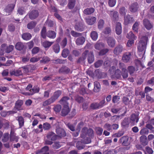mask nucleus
<instances>
[{
    "label": "nucleus",
    "instance_id": "obj_49",
    "mask_svg": "<svg viewBox=\"0 0 154 154\" xmlns=\"http://www.w3.org/2000/svg\"><path fill=\"white\" fill-rule=\"evenodd\" d=\"M122 72L121 70L117 69L116 70L115 72V76L117 79H119L121 77Z\"/></svg>",
    "mask_w": 154,
    "mask_h": 154
},
{
    "label": "nucleus",
    "instance_id": "obj_36",
    "mask_svg": "<svg viewBox=\"0 0 154 154\" xmlns=\"http://www.w3.org/2000/svg\"><path fill=\"white\" fill-rule=\"evenodd\" d=\"M24 47V44L21 42H18L15 46V48L17 50L20 51L23 49Z\"/></svg>",
    "mask_w": 154,
    "mask_h": 154
},
{
    "label": "nucleus",
    "instance_id": "obj_45",
    "mask_svg": "<svg viewBox=\"0 0 154 154\" xmlns=\"http://www.w3.org/2000/svg\"><path fill=\"white\" fill-rule=\"evenodd\" d=\"M9 134L8 133H5L2 138V141L3 142L5 143L8 141L9 140Z\"/></svg>",
    "mask_w": 154,
    "mask_h": 154
},
{
    "label": "nucleus",
    "instance_id": "obj_26",
    "mask_svg": "<svg viewBox=\"0 0 154 154\" xmlns=\"http://www.w3.org/2000/svg\"><path fill=\"white\" fill-rule=\"evenodd\" d=\"M88 61L89 63H92L94 61V57L93 53L92 52H90L88 53Z\"/></svg>",
    "mask_w": 154,
    "mask_h": 154
},
{
    "label": "nucleus",
    "instance_id": "obj_4",
    "mask_svg": "<svg viewBox=\"0 0 154 154\" xmlns=\"http://www.w3.org/2000/svg\"><path fill=\"white\" fill-rule=\"evenodd\" d=\"M119 67L122 71V75L123 79H126L128 76V73L127 71L126 66L123 63H119Z\"/></svg>",
    "mask_w": 154,
    "mask_h": 154
},
{
    "label": "nucleus",
    "instance_id": "obj_54",
    "mask_svg": "<svg viewBox=\"0 0 154 154\" xmlns=\"http://www.w3.org/2000/svg\"><path fill=\"white\" fill-rule=\"evenodd\" d=\"M127 69L130 75H132L133 74L135 71V68L132 66H128L127 68Z\"/></svg>",
    "mask_w": 154,
    "mask_h": 154
},
{
    "label": "nucleus",
    "instance_id": "obj_41",
    "mask_svg": "<svg viewBox=\"0 0 154 154\" xmlns=\"http://www.w3.org/2000/svg\"><path fill=\"white\" fill-rule=\"evenodd\" d=\"M76 0H69L68 3V8L69 9H72L75 7Z\"/></svg>",
    "mask_w": 154,
    "mask_h": 154
},
{
    "label": "nucleus",
    "instance_id": "obj_11",
    "mask_svg": "<svg viewBox=\"0 0 154 154\" xmlns=\"http://www.w3.org/2000/svg\"><path fill=\"white\" fill-rule=\"evenodd\" d=\"M125 49L122 45H119L114 48L113 51L114 53L116 55H118L121 53Z\"/></svg>",
    "mask_w": 154,
    "mask_h": 154
},
{
    "label": "nucleus",
    "instance_id": "obj_14",
    "mask_svg": "<svg viewBox=\"0 0 154 154\" xmlns=\"http://www.w3.org/2000/svg\"><path fill=\"white\" fill-rule=\"evenodd\" d=\"M85 28V26L83 22H79L76 23L75 28L76 30L79 31H83Z\"/></svg>",
    "mask_w": 154,
    "mask_h": 154
},
{
    "label": "nucleus",
    "instance_id": "obj_56",
    "mask_svg": "<svg viewBox=\"0 0 154 154\" xmlns=\"http://www.w3.org/2000/svg\"><path fill=\"white\" fill-rule=\"evenodd\" d=\"M67 114V107H63L61 111V116H65Z\"/></svg>",
    "mask_w": 154,
    "mask_h": 154
},
{
    "label": "nucleus",
    "instance_id": "obj_34",
    "mask_svg": "<svg viewBox=\"0 0 154 154\" xmlns=\"http://www.w3.org/2000/svg\"><path fill=\"white\" fill-rule=\"evenodd\" d=\"M47 36L51 38H54L56 37V33L53 31H49L47 33Z\"/></svg>",
    "mask_w": 154,
    "mask_h": 154
},
{
    "label": "nucleus",
    "instance_id": "obj_18",
    "mask_svg": "<svg viewBox=\"0 0 154 154\" xmlns=\"http://www.w3.org/2000/svg\"><path fill=\"white\" fill-rule=\"evenodd\" d=\"M131 57V54L130 52H126L123 54L122 57L123 61L126 63L128 62Z\"/></svg>",
    "mask_w": 154,
    "mask_h": 154
},
{
    "label": "nucleus",
    "instance_id": "obj_64",
    "mask_svg": "<svg viewBox=\"0 0 154 154\" xmlns=\"http://www.w3.org/2000/svg\"><path fill=\"white\" fill-rule=\"evenodd\" d=\"M14 48V47L12 45H10L8 47H7L5 49V52L7 53H9L12 51Z\"/></svg>",
    "mask_w": 154,
    "mask_h": 154
},
{
    "label": "nucleus",
    "instance_id": "obj_37",
    "mask_svg": "<svg viewBox=\"0 0 154 154\" xmlns=\"http://www.w3.org/2000/svg\"><path fill=\"white\" fill-rule=\"evenodd\" d=\"M21 69L23 70V72L25 73H27L30 70L31 66L30 65H26L20 67Z\"/></svg>",
    "mask_w": 154,
    "mask_h": 154
},
{
    "label": "nucleus",
    "instance_id": "obj_10",
    "mask_svg": "<svg viewBox=\"0 0 154 154\" xmlns=\"http://www.w3.org/2000/svg\"><path fill=\"white\" fill-rule=\"evenodd\" d=\"M19 139V137L16 136V134L14 132V131L12 130H11L10 137V141L12 142L14 141L16 142H17L18 141Z\"/></svg>",
    "mask_w": 154,
    "mask_h": 154
},
{
    "label": "nucleus",
    "instance_id": "obj_6",
    "mask_svg": "<svg viewBox=\"0 0 154 154\" xmlns=\"http://www.w3.org/2000/svg\"><path fill=\"white\" fill-rule=\"evenodd\" d=\"M128 140L129 138L128 136H124L120 139L118 143L121 144L123 146H128L130 143L128 141Z\"/></svg>",
    "mask_w": 154,
    "mask_h": 154
},
{
    "label": "nucleus",
    "instance_id": "obj_30",
    "mask_svg": "<svg viewBox=\"0 0 154 154\" xmlns=\"http://www.w3.org/2000/svg\"><path fill=\"white\" fill-rule=\"evenodd\" d=\"M85 41V38L83 37H81L78 38L76 40V44L78 45H83Z\"/></svg>",
    "mask_w": 154,
    "mask_h": 154
},
{
    "label": "nucleus",
    "instance_id": "obj_57",
    "mask_svg": "<svg viewBox=\"0 0 154 154\" xmlns=\"http://www.w3.org/2000/svg\"><path fill=\"white\" fill-rule=\"evenodd\" d=\"M46 29L45 27H43L41 31V36L43 38H45L47 35Z\"/></svg>",
    "mask_w": 154,
    "mask_h": 154
},
{
    "label": "nucleus",
    "instance_id": "obj_31",
    "mask_svg": "<svg viewBox=\"0 0 154 154\" xmlns=\"http://www.w3.org/2000/svg\"><path fill=\"white\" fill-rule=\"evenodd\" d=\"M140 142L141 144L143 145L146 146L147 144V140L146 137L143 135L141 136L140 138Z\"/></svg>",
    "mask_w": 154,
    "mask_h": 154
},
{
    "label": "nucleus",
    "instance_id": "obj_58",
    "mask_svg": "<svg viewBox=\"0 0 154 154\" xmlns=\"http://www.w3.org/2000/svg\"><path fill=\"white\" fill-rule=\"evenodd\" d=\"M103 63V61L102 60H98L94 63L95 67L97 68L101 66Z\"/></svg>",
    "mask_w": 154,
    "mask_h": 154
},
{
    "label": "nucleus",
    "instance_id": "obj_39",
    "mask_svg": "<svg viewBox=\"0 0 154 154\" xmlns=\"http://www.w3.org/2000/svg\"><path fill=\"white\" fill-rule=\"evenodd\" d=\"M94 11V9L93 8H88L84 10V13L87 15L91 14Z\"/></svg>",
    "mask_w": 154,
    "mask_h": 154
},
{
    "label": "nucleus",
    "instance_id": "obj_35",
    "mask_svg": "<svg viewBox=\"0 0 154 154\" xmlns=\"http://www.w3.org/2000/svg\"><path fill=\"white\" fill-rule=\"evenodd\" d=\"M22 37L23 39L27 41L30 40L31 38L32 35L29 33H25L22 34Z\"/></svg>",
    "mask_w": 154,
    "mask_h": 154
},
{
    "label": "nucleus",
    "instance_id": "obj_51",
    "mask_svg": "<svg viewBox=\"0 0 154 154\" xmlns=\"http://www.w3.org/2000/svg\"><path fill=\"white\" fill-rule=\"evenodd\" d=\"M76 113L75 110L74 109H73L71 112H70L68 108V114L69 115L68 117L70 118H72L75 115Z\"/></svg>",
    "mask_w": 154,
    "mask_h": 154
},
{
    "label": "nucleus",
    "instance_id": "obj_46",
    "mask_svg": "<svg viewBox=\"0 0 154 154\" xmlns=\"http://www.w3.org/2000/svg\"><path fill=\"white\" fill-rule=\"evenodd\" d=\"M50 61V59L48 57L44 56L42 58V60H40L41 63L45 64Z\"/></svg>",
    "mask_w": 154,
    "mask_h": 154
},
{
    "label": "nucleus",
    "instance_id": "obj_55",
    "mask_svg": "<svg viewBox=\"0 0 154 154\" xmlns=\"http://www.w3.org/2000/svg\"><path fill=\"white\" fill-rule=\"evenodd\" d=\"M91 108L93 109H100L97 103H93L90 106Z\"/></svg>",
    "mask_w": 154,
    "mask_h": 154
},
{
    "label": "nucleus",
    "instance_id": "obj_50",
    "mask_svg": "<svg viewBox=\"0 0 154 154\" xmlns=\"http://www.w3.org/2000/svg\"><path fill=\"white\" fill-rule=\"evenodd\" d=\"M53 49L55 53H57L59 52L60 51V47L58 44H56L53 46Z\"/></svg>",
    "mask_w": 154,
    "mask_h": 154
},
{
    "label": "nucleus",
    "instance_id": "obj_17",
    "mask_svg": "<svg viewBox=\"0 0 154 154\" xmlns=\"http://www.w3.org/2000/svg\"><path fill=\"white\" fill-rule=\"evenodd\" d=\"M56 132L60 137H63L66 136L64 130L61 128H57L56 129Z\"/></svg>",
    "mask_w": 154,
    "mask_h": 154
},
{
    "label": "nucleus",
    "instance_id": "obj_19",
    "mask_svg": "<svg viewBox=\"0 0 154 154\" xmlns=\"http://www.w3.org/2000/svg\"><path fill=\"white\" fill-rule=\"evenodd\" d=\"M49 148L48 146H45L42 148L40 150H38L36 154L40 153L39 154H49Z\"/></svg>",
    "mask_w": 154,
    "mask_h": 154
},
{
    "label": "nucleus",
    "instance_id": "obj_47",
    "mask_svg": "<svg viewBox=\"0 0 154 154\" xmlns=\"http://www.w3.org/2000/svg\"><path fill=\"white\" fill-rule=\"evenodd\" d=\"M53 42L48 41H45L42 43V45L45 48H48L51 46L53 44Z\"/></svg>",
    "mask_w": 154,
    "mask_h": 154
},
{
    "label": "nucleus",
    "instance_id": "obj_48",
    "mask_svg": "<svg viewBox=\"0 0 154 154\" xmlns=\"http://www.w3.org/2000/svg\"><path fill=\"white\" fill-rule=\"evenodd\" d=\"M79 93L80 94L83 95L85 94L92 93L91 91L90 90H88L87 91H86L85 89L84 88H81L79 91Z\"/></svg>",
    "mask_w": 154,
    "mask_h": 154
},
{
    "label": "nucleus",
    "instance_id": "obj_60",
    "mask_svg": "<svg viewBox=\"0 0 154 154\" xmlns=\"http://www.w3.org/2000/svg\"><path fill=\"white\" fill-rule=\"evenodd\" d=\"M104 22L103 20H100L98 22V27L99 29H102L103 26Z\"/></svg>",
    "mask_w": 154,
    "mask_h": 154
},
{
    "label": "nucleus",
    "instance_id": "obj_2",
    "mask_svg": "<svg viewBox=\"0 0 154 154\" xmlns=\"http://www.w3.org/2000/svg\"><path fill=\"white\" fill-rule=\"evenodd\" d=\"M148 40V37L146 36H144L141 38L138 42L137 46L138 50L139 52L144 51L143 55L145 53Z\"/></svg>",
    "mask_w": 154,
    "mask_h": 154
},
{
    "label": "nucleus",
    "instance_id": "obj_15",
    "mask_svg": "<svg viewBox=\"0 0 154 154\" xmlns=\"http://www.w3.org/2000/svg\"><path fill=\"white\" fill-rule=\"evenodd\" d=\"M106 42L109 46L111 48L114 47L116 44V41L115 39L112 37H109L107 38Z\"/></svg>",
    "mask_w": 154,
    "mask_h": 154
},
{
    "label": "nucleus",
    "instance_id": "obj_22",
    "mask_svg": "<svg viewBox=\"0 0 154 154\" xmlns=\"http://www.w3.org/2000/svg\"><path fill=\"white\" fill-rule=\"evenodd\" d=\"M96 18L94 17H91L86 19L87 23L89 25L94 24L96 22Z\"/></svg>",
    "mask_w": 154,
    "mask_h": 154
},
{
    "label": "nucleus",
    "instance_id": "obj_40",
    "mask_svg": "<svg viewBox=\"0 0 154 154\" xmlns=\"http://www.w3.org/2000/svg\"><path fill=\"white\" fill-rule=\"evenodd\" d=\"M90 36L93 40L96 41L98 38V35L97 32L93 31L91 33Z\"/></svg>",
    "mask_w": 154,
    "mask_h": 154
},
{
    "label": "nucleus",
    "instance_id": "obj_32",
    "mask_svg": "<svg viewBox=\"0 0 154 154\" xmlns=\"http://www.w3.org/2000/svg\"><path fill=\"white\" fill-rule=\"evenodd\" d=\"M94 88L93 89V91L94 92H98L100 89V83L97 81L94 82Z\"/></svg>",
    "mask_w": 154,
    "mask_h": 154
},
{
    "label": "nucleus",
    "instance_id": "obj_33",
    "mask_svg": "<svg viewBox=\"0 0 154 154\" xmlns=\"http://www.w3.org/2000/svg\"><path fill=\"white\" fill-rule=\"evenodd\" d=\"M130 119L128 118H125L121 123L122 126L126 127H128L130 124Z\"/></svg>",
    "mask_w": 154,
    "mask_h": 154
},
{
    "label": "nucleus",
    "instance_id": "obj_42",
    "mask_svg": "<svg viewBox=\"0 0 154 154\" xmlns=\"http://www.w3.org/2000/svg\"><path fill=\"white\" fill-rule=\"evenodd\" d=\"M83 142L81 141H78L76 143V146L79 150H81L84 149L85 146L84 145Z\"/></svg>",
    "mask_w": 154,
    "mask_h": 154
},
{
    "label": "nucleus",
    "instance_id": "obj_59",
    "mask_svg": "<svg viewBox=\"0 0 154 154\" xmlns=\"http://www.w3.org/2000/svg\"><path fill=\"white\" fill-rule=\"evenodd\" d=\"M149 130L146 128H144L141 129L140 132V134L142 135L144 134H147L149 133Z\"/></svg>",
    "mask_w": 154,
    "mask_h": 154
},
{
    "label": "nucleus",
    "instance_id": "obj_61",
    "mask_svg": "<svg viewBox=\"0 0 154 154\" xmlns=\"http://www.w3.org/2000/svg\"><path fill=\"white\" fill-rule=\"evenodd\" d=\"M122 101L125 105H128L130 103L131 100H129L128 97H124L122 98Z\"/></svg>",
    "mask_w": 154,
    "mask_h": 154
},
{
    "label": "nucleus",
    "instance_id": "obj_23",
    "mask_svg": "<svg viewBox=\"0 0 154 154\" xmlns=\"http://www.w3.org/2000/svg\"><path fill=\"white\" fill-rule=\"evenodd\" d=\"M105 44L104 43L97 41L94 45V47L97 50H100L105 47Z\"/></svg>",
    "mask_w": 154,
    "mask_h": 154
},
{
    "label": "nucleus",
    "instance_id": "obj_63",
    "mask_svg": "<svg viewBox=\"0 0 154 154\" xmlns=\"http://www.w3.org/2000/svg\"><path fill=\"white\" fill-rule=\"evenodd\" d=\"M95 130L97 134L101 135L102 134L103 129L102 128L99 127H96Z\"/></svg>",
    "mask_w": 154,
    "mask_h": 154
},
{
    "label": "nucleus",
    "instance_id": "obj_1",
    "mask_svg": "<svg viewBox=\"0 0 154 154\" xmlns=\"http://www.w3.org/2000/svg\"><path fill=\"white\" fill-rule=\"evenodd\" d=\"M62 91L60 90H57L55 91L53 95L49 99L44 101L42 104L43 106H46L54 102L61 95Z\"/></svg>",
    "mask_w": 154,
    "mask_h": 154
},
{
    "label": "nucleus",
    "instance_id": "obj_25",
    "mask_svg": "<svg viewBox=\"0 0 154 154\" xmlns=\"http://www.w3.org/2000/svg\"><path fill=\"white\" fill-rule=\"evenodd\" d=\"M47 138L51 140H55L57 138L56 135L55 134L52 132H50L48 133L46 136Z\"/></svg>",
    "mask_w": 154,
    "mask_h": 154
},
{
    "label": "nucleus",
    "instance_id": "obj_16",
    "mask_svg": "<svg viewBox=\"0 0 154 154\" xmlns=\"http://www.w3.org/2000/svg\"><path fill=\"white\" fill-rule=\"evenodd\" d=\"M143 24L145 28L148 30L150 29L153 27L149 21L146 19L143 20Z\"/></svg>",
    "mask_w": 154,
    "mask_h": 154
},
{
    "label": "nucleus",
    "instance_id": "obj_27",
    "mask_svg": "<svg viewBox=\"0 0 154 154\" xmlns=\"http://www.w3.org/2000/svg\"><path fill=\"white\" fill-rule=\"evenodd\" d=\"M109 14L111 17L114 20H117L118 19L119 14L117 11H110Z\"/></svg>",
    "mask_w": 154,
    "mask_h": 154
},
{
    "label": "nucleus",
    "instance_id": "obj_29",
    "mask_svg": "<svg viewBox=\"0 0 154 154\" xmlns=\"http://www.w3.org/2000/svg\"><path fill=\"white\" fill-rule=\"evenodd\" d=\"M122 31L121 24L119 22L116 23V33L118 35H120Z\"/></svg>",
    "mask_w": 154,
    "mask_h": 154
},
{
    "label": "nucleus",
    "instance_id": "obj_24",
    "mask_svg": "<svg viewBox=\"0 0 154 154\" xmlns=\"http://www.w3.org/2000/svg\"><path fill=\"white\" fill-rule=\"evenodd\" d=\"M14 6L15 5L14 4H10L7 6L5 10L6 12L8 14H6V15H9L14 9Z\"/></svg>",
    "mask_w": 154,
    "mask_h": 154
},
{
    "label": "nucleus",
    "instance_id": "obj_12",
    "mask_svg": "<svg viewBox=\"0 0 154 154\" xmlns=\"http://www.w3.org/2000/svg\"><path fill=\"white\" fill-rule=\"evenodd\" d=\"M134 21V20L130 15L127 14L124 17V23L126 25L131 23Z\"/></svg>",
    "mask_w": 154,
    "mask_h": 154
},
{
    "label": "nucleus",
    "instance_id": "obj_9",
    "mask_svg": "<svg viewBox=\"0 0 154 154\" xmlns=\"http://www.w3.org/2000/svg\"><path fill=\"white\" fill-rule=\"evenodd\" d=\"M89 51L86 50L82 54V57H79L78 59L77 62L79 63H83L85 62V61L86 59L87 55H88Z\"/></svg>",
    "mask_w": 154,
    "mask_h": 154
},
{
    "label": "nucleus",
    "instance_id": "obj_44",
    "mask_svg": "<svg viewBox=\"0 0 154 154\" xmlns=\"http://www.w3.org/2000/svg\"><path fill=\"white\" fill-rule=\"evenodd\" d=\"M62 108L60 104H57L55 105L53 109L56 113H59L61 110Z\"/></svg>",
    "mask_w": 154,
    "mask_h": 154
},
{
    "label": "nucleus",
    "instance_id": "obj_3",
    "mask_svg": "<svg viewBox=\"0 0 154 154\" xmlns=\"http://www.w3.org/2000/svg\"><path fill=\"white\" fill-rule=\"evenodd\" d=\"M88 136L91 138H93L94 137V133L93 130L91 128L84 127L83 128L81 131V137L84 138L86 136Z\"/></svg>",
    "mask_w": 154,
    "mask_h": 154
},
{
    "label": "nucleus",
    "instance_id": "obj_52",
    "mask_svg": "<svg viewBox=\"0 0 154 154\" xmlns=\"http://www.w3.org/2000/svg\"><path fill=\"white\" fill-rule=\"evenodd\" d=\"M127 9L125 7H122L120 8L119 10V12L120 14L122 15L125 16L127 12Z\"/></svg>",
    "mask_w": 154,
    "mask_h": 154
},
{
    "label": "nucleus",
    "instance_id": "obj_5",
    "mask_svg": "<svg viewBox=\"0 0 154 154\" xmlns=\"http://www.w3.org/2000/svg\"><path fill=\"white\" fill-rule=\"evenodd\" d=\"M139 8V5L137 2H134L129 5L128 8L129 11L131 13L137 12Z\"/></svg>",
    "mask_w": 154,
    "mask_h": 154
},
{
    "label": "nucleus",
    "instance_id": "obj_8",
    "mask_svg": "<svg viewBox=\"0 0 154 154\" xmlns=\"http://www.w3.org/2000/svg\"><path fill=\"white\" fill-rule=\"evenodd\" d=\"M10 73L11 75L18 76L23 75L22 70L21 68H20L17 69H14L11 71Z\"/></svg>",
    "mask_w": 154,
    "mask_h": 154
},
{
    "label": "nucleus",
    "instance_id": "obj_7",
    "mask_svg": "<svg viewBox=\"0 0 154 154\" xmlns=\"http://www.w3.org/2000/svg\"><path fill=\"white\" fill-rule=\"evenodd\" d=\"M39 91V88L37 86H34L31 90V92H23L22 94L26 95H32L35 93H37Z\"/></svg>",
    "mask_w": 154,
    "mask_h": 154
},
{
    "label": "nucleus",
    "instance_id": "obj_20",
    "mask_svg": "<svg viewBox=\"0 0 154 154\" xmlns=\"http://www.w3.org/2000/svg\"><path fill=\"white\" fill-rule=\"evenodd\" d=\"M139 114H132L130 117V121L131 122L134 123L135 122L137 123L139 121Z\"/></svg>",
    "mask_w": 154,
    "mask_h": 154
},
{
    "label": "nucleus",
    "instance_id": "obj_53",
    "mask_svg": "<svg viewBox=\"0 0 154 154\" xmlns=\"http://www.w3.org/2000/svg\"><path fill=\"white\" fill-rule=\"evenodd\" d=\"M140 22H136L133 25L132 27L133 30L136 32H137L138 30V28L140 25Z\"/></svg>",
    "mask_w": 154,
    "mask_h": 154
},
{
    "label": "nucleus",
    "instance_id": "obj_21",
    "mask_svg": "<svg viewBox=\"0 0 154 154\" xmlns=\"http://www.w3.org/2000/svg\"><path fill=\"white\" fill-rule=\"evenodd\" d=\"M16 120L18 121L19 125V128H21L24 125V121L23 117L21 116H18L16 118Z\"/></svg>",
    "mask_w": 154,
    "mask_h": 154
},
{
    "label": "nucleus",
    "instance_id": "obj_13",
    "mask_svg": "<svg viewBox=\"0 0 154 154\" xmlns=\"http://www.w3.org/2000/svg\"><path fill=\"white\" fill-rule=\"evenodd\" d=\"M39 15L38 11L37 10H33L29 14V18L31 20L36 18Z\"/></svg>",
    "mask_w": 154,
    "mask_h": 154
},
{
    "label": "nucleus",
    "instance_id": "obj_38",
    "mask_svg": "<svg viewBox=\"0 0 154 154\" xmlns=\"http://www.w3.org/2000/svg\"><path fill=\"white\" fill-rule=\"evenodd\" d=\"M36 24V22L35 21H32L28 23L27 28L28 29H32L34 28Z\"/></svg>",
    "mask_w": 154,
    "mask_h": 154
},
{
    "label": "nucleus",
    "instance_id": "obj_62",
    "mask_svg": "<svg viewBox=\"0 0 154 154\" xmlns=\"http://www.w3.org/2000/svg\"><path fill=\"white\" fill-rule=\"evenodd\" d=\"M109 51V49L108 48H104L100 50L99 53V55H103L105 54Z\"/></svg>",
    "mask_w": 154,
    "mask_h": 154
},
{
    "label": "nucleus",
    "instance_id": "obj_43",
    "mask_svg": "<svg viewBox=\"0 0 154 154\" xmlns=\"http://www.w3.org/2000/svg\"><path fill=\"white\" fill-rule=\"evenodd\" d=\"M23 103V101L20 100H18L16 102L15 107L16 109L19 110Z\"/></svg>",
    "mask_w": 154,
    "mask_h": 154
},
{
    "label": "nucleus",
    "instance_id": "obj_28",
    "mask_svg": "<svg viewBox=\"0 0 154 154\" xmlns=\"http://www.w3.org/2000/svg\"><path fill=\"white\" fill-rule=\"evenodd\" d=\"M59 102L63 107H67V97H63Z\"/></svg>",
    "mask_w": 154,
    "mask_h": 154
}]
</instances>
